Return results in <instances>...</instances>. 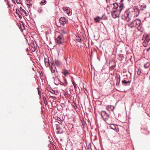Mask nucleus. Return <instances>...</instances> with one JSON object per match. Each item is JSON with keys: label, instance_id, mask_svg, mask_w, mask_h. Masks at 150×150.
I'll use <instances>...</instances> for the list:
<instances>
[{"label": "nucleus", "instance_id": "obj_10", "mask_svg": "<svg viewBox=\"0 0 150 150\" xmlns=\"http://www.w3.org/2000/svg\"><path fill=\"white\" fill-rule=\"evenodd\" d=\"M106 109L109 111H113L114 107L112 105H106Z\"/></svg>", "mask_w": 150, "mask_h": 150}, {"label": "nucleus", "instance_id": "obj_37", "mask_svg": "<svg viewBox=\"0 0 150 150\" xmlns=\"http://www.w3.org/2000/svg\"><path fill=\"white\" fill-rule=\"evenodd\" d=\"M115 67V66H112L110 67V69L111 70H112V69H114V67Z\"/></svg>", "mask_w": 150, "mask_h": 150}, {"label": "nucleus", "instance_id": "obj_34", "mask_svg": "<svg viewBox=\"0 0 150 150\" xmlns=\"http://www.w3.org/2000/svg\"><path fill=\"white\" fill-rule=\"evenodd\" d=\"M110 6H108L107 7V9L106 10L107 11H109V9L108 8H110Z\"/></svg>", "mask_w": 150, "mask_h": 150}, {"label": "nucleus", "instance_id": "obj_2", "mask_svg": "<svg viewBox=\"0 0 150 150\" xmlns=\"http://www.w3.org/2000/svg\"><path fill=\"white\" fill-rule=\"evenodd\" d=\"M109 128L111 129L115 130L117 132H121L124 129L123 127L120 125L113 124H110Z\"/></svg>", "mask_w": 150, "mask_h": 150}, {"label": "nucleus", "instance_id": "obj_14", "mask_svg": "<svg viewBox=\"0 0 150 150\" xmlns=\"http://www.w3.org/2000/svg\"><path fill=\"white\" fill-rule=\"evenodd\" d=\"M120 77L119 75L116 76V85H119L120 84Z\"/></svg>", "mask_w": 150, "mask_h": 150}, {"label": "nucleus", "instance_id": "obj_38", "mask_svg": "<svg viewBox=\"0 0 150 150\" xmlns=\"http://www.w3.org/2000/svg\"><path fill=\"white\" fill-rule=\"evenodd\" d=\"M64 82L66 84H67V80L65 79H64Z\"/></svg>", "mask_w": 150, "mask_h": 150}, {"label": "nucleus", "instance_id": "obj_30", "mask_svg": "<svg viewBox=\"0 0 150 150\" xmlns=\"http://www.w3.org/2000/svg\"><path fill=\"white\" fill-rule=\"evenodd\" d=\"M76 40L79 42H81V40L79 37H78L76 39Z\"/></svg>", "mask_w": 150, "mask_h": 150}, {"label": "nucleus", "instance_id": "obj_24", "mask_svg": "<svg viewBox=\"0 0 150 150\" xmlns=\"http://www.w3.org/2000/svg\"><path fill=\"white\" fill-rule=\"evenodd\" d=\"M47 3L46 0H44L43 1H42L40 2V4L41 5H43Z\"/></svg>", "mask_w": 150, "mask_h": 150}, {"label": "nucleus", "instance_id": "obj_46", "mask_svg": "<svg viewBox=\"0 0 150 150\" xmlns=\"http://www.w3.org/2000/svg\"><path fill=\"white\" fill-rule=\"evenodd\" d=\"M16 2H17V3L18 4L19 3V2H18L17 1H16Z\"/></svg>", "mask_w": 150, "mask_h": 150}, {"label": "nucleus", "instance_id": "obj_45", "mask_svg": "<svg viewBox=\"0 0 150 150\" xmlns=\"http://www.w3.org/2000/svg\"><path fill=\"white\" fill-rule=\"evenodd\" d=\"M17 15L19 16L21 15L19 13L17 14Z\"/></svg>", "mask_w": 150, "mask_h": 150}, {"label": "nucleus", "instance_id": "obj_8", "mask_svg": "<svg viewBox=\"0 0 150 150\" xmlns=\"http://www.w3.org/2000/svg\"><path fill=\"white\" fill-rule=\"evenodd\" d=\"M62 8L65 12L67 14L68 16H70L72 15L71 10L69 7H63Z\"/></svg>", "mask_w": 150, "mask_h": 150}, {"label": "nucleus", "instance_id": "obj_32", "mask_svg": "<svg viewBox=\"0 0 150 150\" xmlns=\"http://www.w3.org/2000/svg\"><path fill=\"white\" fill-rule=\"evenodd\" d=\"M29 4H27V6L28 8L31 7H32V4L29 3Z\"/></svg>", "mask_w": 150, "mask_h": 150}, {"label": "nucleus", "instance_id": "obj_42", "mask_svg": "<svg viewBox=\"0 0 150 150\" xmlns=\"http://www.w3.org/2000/svg\"><path fill=\"white\" fill-rule=\"evenodd\" d=\"M18 16L20 18H22V17L21 15L19 16Z\"/></svg>", "mask_w": 150, "mask_h": 150}, {"label": "nucleus", "instance_id": "obj_33", "mask_svg": "<svg viewBox=\"0 0 150 150\" xmlns=\"http://www.w3.org/2000/svg\"><path fill=\"white\" fill-rule=\"evenodd\" d=\"M49 91L52 94H54L55 93V91L52 89H50Z\"/></svg>", "mask_w": 150, "mask_h": 150}, {"label": "nucleus", "instance_id": "obj_9", "mask_svg": "<svg viewBox=\"0 0 150 150\" xmlns=\"http://www.w3.org/2000/svg\"><path fill=\"white\" fill-rule=\"evenodd\" d=\"M64 42V38L62 35L58 36L56 39V42L60 44Z\"/></svg>", "mask_w": 150, "mask_h": 150}, {"label": "nucleus", "instance_id": "obj_27", "mask_svg": "<svg viewBox=\"0 0 150 150\" xmlns=\"http://www.w3.org/2000/svg\"><path fill=\"white\" fill-rule=\"evenodd\" d=\"M43 11L42 7H40L38 8V12L39 13H42Z\"/></svg>", "mask_w": 150, "mask_h": 150}, {"label": "nucleus", "instance_id": "obj_18", "mask_svg": "<svg viewBox=\"0 0 150 150\" xmlns=\"http://www.w3.org/2000/svg\"><path fill=\"white\" fill-rule=\"evenodd\" d=\"M113 8L116 9H117L119 7V5L117 3H115L113 4Z\"/></svg>", "mask_w": 150, "mask_h": 150}, {"label": "nucleus", "instance_id": "obj_23", "mask_svg": "<svg viewBox=\"0 0 150 150\" xmlns=\"http://www.w3.org/2000/svg\"><path fill=\"white\" fill-rule=\"evenodd\" d=\"M137 12V14H136V15H135V16H136V17H137V16H138L139 15V11L138 10V9H135L134 10V11H133V12Z\"/></svg>", "mask_w": 150, "mask_h": 150}, {"label": "nucleus", "instance_id": "obj_19", "mask_svg": "<svg viewBox=\"0 0 150 150\" xmlns=\"http://www.w3.org/2000/svg\"><path fill=\"white\" fill-rule=\"evenodd\" d=\"M130 82L129 81H126L125 80H124L122 81V83H123L127 86H128L130 85Z\"/></svg>", "mask_w": 150, "mask_h": 150}, {"label": "nucleus", "instance_id": "obj_7", "mask_svg": "<svg viewBox=\"0 0 150 150\" xmlns=\"http://www.w3.org/2000/svg\"><path fill=\"white\" fill-rule=\"evenodd\" d=\"M59 22L60 24L64 25L65 24H67L68 22V20L65 17H62L59 19Z\"/></svg>", "mask_w": 150, "mask_h": 150}, {"label": "nucleus", "instance_id": "obj_49", "mask_svg": "<svg viewBox=\"0 0 150 150\" xmlns=\"http://www.w3.org/2000/svg\"><path fill=\"white\" fill-rule=\"evenodd\" d=\"M74 104L75 105H76V104L75 103Z\"/></svg>", "mask_w": 150, "mask_h": 150}, {"label": "nucleus", "instance_id": "obj_21", "mask_svg": "<svg viewBox=\"0 0 150 150\" xmlns=\"http://www.w3.org/2000/svg\"><path fill=\"white\" fill-rule=\"evenodd\" d=\"M146 5L145 4H144L141 6L140 7V9L141 10H144L146 8Z\"/></svg>", "mask_w": 150, "mask_h": 150}, {"label": "nucleus", "instance_id": "obj_35", "mask_svg": "<svg viewBox=\"0 0 150 150\" xmlns=\"http://www.w3.org/2000/svg\"><path fill=\"white\" fill-rule=\"evenodd\" d=\"M44 101L45 103V105H47V103L46 102V100L45 98V99H44Z\"/></svg>", "mask_w": 150, "mask_h": 150}, {"label": "nucleus", "instance_id": "obj_13", "mask_svg": "<svg viewBox=\"0 0 150 150\" xmlns=\"http://www.w3.org/2000/svg\"><path fill=\"white\" fill-rule=\"evenodd\" d=\"M150 62H147L144 64V67L145 69L150 68Z\"/></svg>", "mask_w": 150, "mask_h": 150}, {"label": "nucleus", "instance_id": "obj_12", "mask_svg": "<svg viewBox=\"0 0 150 150\" xmlns=\"http://www.w3.org/2000/svg\"><path fill=\"white\" fill-rule=\"evenodd\" d=\"M61 64V61L57 60H55L54 62V65L58 67H60Z\"/></svg>", "mask_w": 150, "mask_h": 150}, {"label": "nucleus", "instance_id": "obj_17", "mask_svg": "<svg viewBox=\"0 0 150 150\" xmlns=\"http://www.w3.org/2000/svg\"><path fill=\"white\" fill-rule=\"evenodd\" d=\"M101 18L100 16H98L95 18L94 20L97 23L99 22L100 21Z\"/></svg>", "mask_w": 150, "mask_h": 150}, {"label": "nucleus", "instance_id": "obj_39", "mask_svg": "<svg viewBox=\"0 0 150 150\" xmlns=\"http://www.w3.org/2000/svg\"><path fill=\"white\" fill-rule=\"evenodd\" d=\"M150 47L149 48L147 49V50H146L148 52L149 51V50H150Z\"/></svg>", "mask_w": 150, "mask_h": 150}, {"label": "nucleus", "instance_id": "obj_43", "mask_svg": "<svg viewBox=\"0 0 150 150\" xmlns=\"http://www.w3.org/2000/svg\"><path fill=\"white\" fill-rule=\"evenodd\" d=\"M16 14H17L18 13V11H17V10H16Z\"/></svg>", "mask_w": 150, "mask_h": 150}, {"label": "nucleus", "instance_id": "obj_31", "mask_svg": "<svg viewBox=\"0 0 150 150\" xmlns=\"http://www.w3.org/2000/svg\"><path fill=\"white\" fill-rule=\"evenodd\" d=\"M72 83L74 86L75 89L76 90L77 88L76 83H75L74 82H72Z\"/></svg>", "mask_w": 150, "mask_h": 150}, {"label": "nucleus", "instance_id": "obj_41", "mask_svg": "<svg viewBox=\"0 0 150 150\" xmlns=\"http://www.w3.org/2000/svg\"><path fill=\"white\" fill-rule=\"evenodd\" d=\"M51 97L52 98H53L55 97V96H51Z\"/></svg>", "mask_w": 150, "mask_h": 150}, {"label": "nucleus", "instance_id": "obj_47", "mask_svg": "<svg viewBox=\"0 0 150 150\" xmlns=\"http://www.w3.org/2000/svg\"><path fill=\"white\" fill-rule=\"evenodd\" d=\"M39 91H38V94H39Z\"/></svg>", "mask_w": 150, "mask_h": 150}, {"label": "nucleus", "instance_id": "obj_44", "mask_svg": "<svg viewBox=\"0 0 150 150\" xmlns=\"http://www.w3.org/2000/svg\"><path fill=\"white\" fill-rule=\"evenodd\" d=\"M110 0H106V2H108L109 1H110Z\"/></svg>", "mask_w": 150, "mask_h": 150}, {"label": "nucleus", "instance_id": "obj_16", "mask_svg": "<svg viewBox=\"0 0 150 150\" xmlns=\"http://www.w3.org/2000/svg\"><path fill=\"white\" fill-rule=\"evenodd\" d=\"M124 0H121L120 1V6L119 8H120L121 10H122L123 8V2L124 1Z\"/></svg>", "mask_w": 150, "mask_h": 150}, {"label": "nucleus", "instance_id": "obj_1", "mask_svg": "<svg viewBox=\"0 0 150 150\" xmlns=\"http://www.w3.org/2000/svg\"><path fill=\"white\" fill-rule=\"evenodd\" d=\"M132 16V12L129 11V9L126 11L124 14H122L121 18L122 20L128 22L131 19Z\"/></svg>", "mask_w": 150, "mask_h": 150}, {"label": "nucleus", "instance_id": "obj_28", "mask_svg": "<svg viewBox=\"0 0 150 150\" xmlns=\"http://www.w3.org/2000/svg\"><path fill=\"white\" fill-rule=\"evenodd\" d=\"M20 10L21 11H22L23 13H25V15L26 16H27L28 15L27 13L26 12L25 10L22 8L21 7H20Z\"/></svg>", "mask_w": 150, "mask_h": 150}, {"label": "nucleus", "instance_id": "obj_6", "mask_svg": "<svg viewBox=\"0 0 150 150\" xmlns=\"http://www.w3.org/2000/svg\"><path fill=\"white\" fill-rule=\"evenodd\" d=\"M101 115L103 119L105 121L107 120L110 117V115L105 111L101 112Z\"/></svg>", "mask_w": 150, "mask_h": 150}, {"label": "nucleus", "instance_id": "obj_36", "mask_svg": "<svg viewBox=\"0 0 150 150\" xmlns=\"http://www.w3.org/2000/svg\"><path fill=\"white\" fill-rule=\"evenodd\" d=\"M61 107H62V108H64V107L65 106V105H64V103H62L61 104H60Z\"/></svg>", "mask_w": 150, "mask_h": 150}, {"label": "nucleus", "instance_id": "obj_26", "mask_svg": "<svg viewBox=\"0 0 150 150\" xmlns=\"http://www.w3.org/2000/svg\"><path fill=\"white\" fill-rule=\"evenodd\" d=\"M150 40V39L149 38V36H148V35H147V36L146 37V38H145L144 41H146L147 42H149Z\"/></svg>", "mask_w": 150, "mask_h": 150}, {"label": "nucleus", "instance_id": "obj_3", "mask_svg": "<svg viewBox=\"0 0 150 150\" xmlns=\"http://www.w3.org/2000/svg\"><path fill=\"white\" fill-rule=\"evenodd\" d=\"M141 23V21L140 19H136L134 21L128 24V25L129 27L132 28L134 27H136L137 26H139Z\"/></svg>", "mask_w": 150, "mask_h": 150}, {"label": "nucleus", "instance_id": "obj_11", "mask_svg": "<svg viewBox=\"0 0 150 150\" xmlns=\"http://www.w3.org/2000/svg\"><path fill=\"white\" fill-rule=\"evenodd\" d=\"M62 73L65 76H66L67 74H69L70 73L69 71L66 69H63L62 71Z\"/></svg>", "mask_w": 150, "mask_h": 150}, {"label": "nucleus", "instance_id": "obj_15", "mask_svg": "<svg viewBox=\"0 0 150 150\" xmlns=\"http://www.w3.org/2000/svg\"><path fill=\"white\" fill-rule=\"evenodd\" d=\"M57 133L61 134L62 133V129L61 128L56 126Z\"/></svg>", "mask_w": 150, "mask_h": 150}, {"label": "nucleus", "instance_id": "obj_29", "mask_svg": "<svg viewBox=\"0 0 150 150\" xmlns=\"http://www.w3.org/2000/svg\"><path fill=\"white\" fill-rule=\"evenodd\" d=\"M142 72V71L141 69H138L137 72V74L138 75H140Z\"/></svg>", "mask_w": 150, "mask_h": 150}, {"label": "nucleus", "instance_id": "obj_48", "mask_svg": "<svg viewBox=\"0 0 150 150\" xmlns=\"http://www.w3.org/2000/svg\"><path fill=\"white\" fill-rule=\"evenodd\" d=\"M33 70L35 71V70H34V68H33Z\"/></svg>", "mask_w": 150, "mask_h": 150}, {"label": "nucleus", "instance_id": "obj_22", "mask_svg": "<svg viewBox=\"0 0 150 150\" xmlns=\"http://www.w3.org/2000/svg\"><path fill=\"white\" fill-rule=\"evenodd\" d=\"M61 32L62 34H65L67 33V29L66 28H64L61 30Z\"/></svg>", "mask_w": 150, "mask_h": 150}, {"label": "nucleus", "instance_id": "obj_5", "mask_svg": "<svg viewBox=\"0 0 150 150\" xmlns=\"http://www.w3.org/2000/svg\"><path fill=\"white\" fill-rule=\"evenodd\" d=\"M49 59L48 58H45V66L47 67H49L50 66V69L52 73H54L55 71L54 69H53L52 68V65L53 64V63H52V65L50 66V62H49Z\"/></svg>", "mask_w": 150, "mask_h": 150}, {"label": "nucleus", "instance_id": "obj_20", "mask_svg": "<svg viewBox=\"0 0 150 150\" xmlns=\"http://www.w3.org/2000/svg\"><path fill=\"white\" fill-rule=\"evenodd\" d=\"M55 119L56 120L59 121V122H58L59 124H61L62 123L63 120H61L60 118L58 117H55Z\"/></svg>", "mask_w": 150, "mask_h": 150}, {"label": "nucleus", "instance_id": "obj_25", "mask_svg": "<svg viewBox=\"0 0 150 150\" xmlns=\"http://www.w3.org/2000/svg\"><path fill=\"white\" fill-rule=\"evenodd\" d=\"M148 42L144 40L143 43V45L144 47H146L148 45Z\"/></svg>", "mask_w": 150, "mask_h": 150}, {"label": "nucleus", "instance_id": "obj_40", "mask_svg": "<svg viewBox=\"0 0 150 150\" xmlns=\"http://www.w3.org/2000/svg\"><path fill=\"white\" fill-rule=\"evenodd\" d=\"M28 3H30V2L32 1V0H26Z\"/></svg>", "mask_w": 150, "mask_h": 150}, {"label": "nucleus", "instance_id": "obj_4", "mask_svg": "<svg viewBox=\"0 0 150 150\" xmlns=\"http://www.w3.org/2000/svg\"><path fill=\"white\" fill-rule=\"evenodd\" d=\"M122 11L119 8L116 10L113 11L112 12V16L113 18H115L117 17H119Z\"/></svg>", "mask_w": 150, "mask_h": 150}]
</instances>
